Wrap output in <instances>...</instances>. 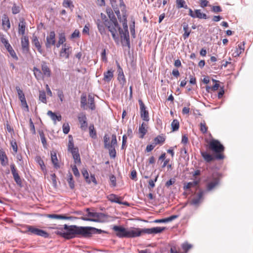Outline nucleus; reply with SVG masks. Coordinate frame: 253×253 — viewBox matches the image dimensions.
<instances>
[{
  "mask_svg": "<svg viewBox=\"0 0 253 253\" xmlns=\"http://www.w3.org/2000/svg\"><path fill=\"white\" fill-rule=\"evenodd\" d=\"M96 24L97 25L98 29L101 34V35L104 37V36L106 35V30H105V21L102 22L100 20H98L96 22Z\"/></svg>",
  "mask_w": 253,
  "mask_h": 253,
  "instance_id": "obj_16",
  "label": "nucleus"
},
{
  "mask_svg": "<svg viewBox=\"0 0 253 253\" xmlns=\"http://www.w3.org/2000/svg\"><path fill=\"white\" fill-rule=\"evenodd\" d=\"M176 6L178 8H184L187 9L188 6L185 4V1L184 0H176Z\"/></svg>",
  "mask_w": 253,
  "mask_h": 253,
  "instance_id": "obj_36",
  "label": "nucleus"
},
{
  "mask_svg": "<svg viewBox=\"0 0 253 253\" xmlns=\"http://www.w3.org/2000/svg\"><path fill=\"white\" fill-rule=\"evenodd\" d=\"M208 127L206 125L205 122L200 123V130L203 133H206L207 131Z\"/></svg>",
  "mask_w": 253,
  "mask_h": 253,
  "instance_id": "obj_55",
  "label": "nucleus"
},
{
  "mask_svg": "<svg viewBox=\"0 0 253 253\" xmlns=\"http://www.w3.org/2000/svg\"><path fill=\"white\" fill-rule=\"evenodd\" d=\"M32 43L37 48L38 51L41 53H43V50L42 48V46L41 43L38 39L37 37L35 35H33L32 39Z\"/></svg>",
  "mask_w": 253,
  "mask_h": 253,
  "instance_id": "obj_17",
  "label": "nucleus"
},
{
  "mask_svg": "<svg viewBox=\"0 0 253 253\" xmlns=\"http://www.w3.org/2000/svg\"><path fill=\"white\" fill-rule=\"evenodd\" d=\"M16 89L17 91L18 97L20 100L25 98V95L23 93V91L20 88L19 86H16Z\"/></svg>",
  "mask_w": 253,
  "mask_h": 253,
  "instance_id": "obj_52",
  "label": "nucleus"
},
{
  "mask_svg": "<svg viewBox=\"0 0 253 253\" xmlns=\"http://www.w3.org/2000/svg\"><path fill=\"white\" fill-rule=\"evenodd\" d=\"M171 129L173 131L177 130L179 127V123L177 120H173L171 124Z\"/></svg>",
  "mask_w": 253,
  "mask_h": 253,
  "instance_id": "obj_37",
  "label": "nucleus"
},
{
  "mask_svg": "<svg viewBox=\"0 0 253 253\" xmlns=\"http://www.w3.org/2000/svg\"><path fill=\"white\" fill-rule=\"evenodd\" d=\"M21 46L24 53H27L29 51V42L28 38L24 36L21 39Z\"/></svg>",
  "mask_w": 253,
  "mask_h": 253,
  "instance_id": "obj_14",
  "label": "nucleus"
},
{
  "mask_svg": "<svg viewBox=\"0 0 253 253\" xmlns=\"http://www.w3.org/2000/svg\"><path fill=\"white\" fill-rule=\"evenodd\" d=\"M66 41L65 37L64 34H61L59 35L58 42L59 43L63 44Z\"/></svg>",
  "mask_w": 253,
  "mask_h": 253,
  "instance_id": "obj_64",
  "label": "nucleus"
},
{
  "mask_svg": "<svg viewBox=\"0 0 253 253\" xmlns=\"http://www.w3.org/2000/svg\"><path fill=\"white\" fill-rule=\"evenodd\" d=\"M63 131L65 134H67L70 131V126L68 124L63 125Z\"/></svg>",
  "mask_w": 253,
  "mask_h": 253,
  "instance_id": "obj_57",
  "label": "nucleus"
},
{
  "mask_svg": "<svg viewBox=\"0 0 253 253\" xmlns=\"http://www.w3.org/2000/svg\"><path fill=\"white\" fill-rule=\"evenodd\" d=\"M1 40L2 43L4 44L5 47L8 51L11 57L15 60H17L18 59V58L14 50L13 49L12 47L8 42V41L4 38H2Z\"/></svg>",
  "mask_w": 253,
  "mask_h": 253,
  "instance_id": "obj_7",
  "label": "nucleus"
},
{
  "mask_svg": "<svg viewBox=\"0 0 253 253\" xmlns=\"http://www.w3.org/2000/svg\"><path fill=\"white\" fill-rule=\"evenodd\" d=\"M57 93L58 97L59 98L61 102L63 101V98H64V94L63 91L61 89H57Z\"/></svg>",
  "mask_w": 253,
  "mask_h": 253,
  "instance_id": "obj_59",
  "label": "nucleus"
},
{
  "mask_svg": "<svg viewBox=\"0 0 253 253\" xmlns=\"http://www.w3.org/2000/svg\"><path fill=\"white\" fill-rule=\"evenodd\" d=\"M47 115L50 117L51 120L53 121L54 125L56 124V121H61L62 120L61 115L57 116L55 113L52 112L51 111H48L47 113Z\"/></svg>",
  "mask_w": 253,
  "mask_h": 253,
  "instance_id": "obj_22",
  "label": "nucleus"
},
{
  "mask_svg": "<svg viewBox=\"0 0 253 253\" xmlns=\"http://www.w3.org/2000/svg\"><path fill=\"white\" fill-rule=\"evenodd\" d=\"M72 171L74 175L77 177H79L80 174V172L77 168V166L74 165L72 167Z\"/></svg>",
  "mask_w": 253,
  "mask_h": 253,
  "instance_id": "obj_60",
  "label": "nucleus"
},
{
  "mask_svg": "<svg viewBox=\"0 0 253 253\" xmlns=\"http://www.w3.org/2000/svg\"><path fill=\"white\" fill-rule=\"evenodd\" d=\"M39 100L44 103H46V94L44 91H39Z\"/></svg>",
  "mask_w": 253,
  "mask_h": 253,
  "instance_id": "obj_40",
  "label": "nucleus"
},
{
  "mask_svg": "<svg viewBox=\"0 0 253 253\" xmlns=\"http://www.w3.org/2000/svg\"><path fill=\"white\" fill-rule=\"evenodd\" d=\"M103 80L106 82H109L111 81L114 76V70L112 69L108 70L103 74Z\"/></svg>",
  "mask_w": 253,
  "mask_h": 253,
  "instance_id": "obj_18",
  "label": "nucleus"
},
{
  "mask_svg": "<svg viewBox=\"0 0 253 253\" xmlns=\"http://www.w3.org/2000/svg\"><path fill=\"white\" fill-rule=\"evenodd\" d=\"M2 25L3 29L6 31L8 30L10 27L9 18L6 15H4L2 17Z\"/></svg>",
  "mask_w": 253,
  "mask_h": 253,
  "instance_id": "obj_25",
  "label": "nucleus"
},
{
  "mask_svg": "<svg viewBox=\"0 0 253 253\" xmlns=\"http://www.w3.org/2000/svg\"><path fill=\"white\" fill-rule=\"evenodd\" d=\"M46 216L50 218L56 219H69L71 217L66 216L64 215L55 214H48Z\"/></svg>",
  "mask_w": 253,
  "mask_h": 253,
  "instance_id": "obj_27",
  "label": "nucleus"
},
{
  "mask_svg": "<svg viewBox=\"0 0 253 253\" xmlns=\"http://www.w3.org/2000/svg\"><path fill=\"white\" fill-rule=\"evenodd\" d=\"M0 160L2 166H5L7 163V158L2 151H0Z\"/></svg>",
  "mask_w": 253,
  "mask_h": 253,
  "instance_id": "obj_33",
  "label": "nucleus"
},
{
  "mask_svg": "<svg viewBox=\"0 0 253 253\" xmlns=\"http://www.w3.org/2000/svg\"><path fill=\"white\" fill-rule=\"evenodd\" d=\"M123 22V26L124 28V32H128V27H127V20L126 18H125L124 20L122 21Z\"/></svg>",
  "mask_w": 253,
  "mask_h": 253,
  "instance_id": "obj_62",
  "label": "nucleus"
},
{
  "mask_svg": "<svg viewBox=\"0 0 253 253\" xmlns=\"http://www.w3.org/2000/svg\"><path fill=\"white\" fill-rule=\"evenodd\" d=\"M209 148L216 154L215 159L221 160L224 158L223 155L220 153L224 151V147L218 140L211 139L209 143Z\"/></svg>",
  "mask_w": 253,
  "mask_h": 253,
  "instance_id": "obj_4",
  "label": "nucleus"
},
{
  "mask_svg": "<svg viewBox=\"0 0 253 253\" xmlns=\"http://www.w3.org/2000/svg\"><path fill=\"white\" fill-rule=\"evenodd\" d=\"M138 102L140 105L141 118L145 121H148L149 120V114L148 111L146 110L144 104L141 100H139Z\"/></svg>",
  "mask_w": 253,
  "mask_h": 253,
  "instance_id": "obj_9",
  "label": "nucleus"
},
{
  "mask_svg": "<svg viewBox=\"0 0 253 253\" xmlns=\"http://www.w3.org/2000/svg\"><path fill=\"white\" fill-rule=\"evenodd\" d=\"M104 142V147L105 148L110 147V138L107 134H105L103 137Z\"/></svg>",
  "mask_w": 253,
  "mask_h": 253,
  "instance_id": "obj_50",
  "label": "nucleus"
},
{
  "mask_svg": "<svg viewBox=\"0 0 253 253\" xmlns=\"http://www.w3.org/2000/svg\"><path fill=\"white\" fill-rule=\"evenodd\" d=\"M147 125L146 123H143L139 127V132L141 133L140 138H143L145 134L147 133Z\"/></svg>",
  "mask_w": 253,
  "mask_h": 253,
  "instance_id": "obj_29",
  "label": "nucleus"
},
{
  "mask_svg": "<svg viewBox=\"0 0 253 253\" xmlns=\"http://www.w3.org/2000/svg\"><path fill=\"white\" fill-rule=\"evenodd\" d=\"M192 247V245L188 244V243H184L182 245V249L184 251V253H187L189 250L191 249Z\"/></svg>",
  "mask_w": 253,
  "mask_h": 253,
  "instance_id": "obj_51",
  "label": "nucleus"
},
{
  "mask_svg": "<svg viewBox=\"0 0 253 253\" xmlns=\"http://www.w3.org/2000/svg\"><path fill=\"white\" fill-rule=\"evenodd\" d=\"M158 177V175H157L155 177V178L154 180L151 179L149 181V189L153 188L155 187V182L157 181Z\"/></svg>",
  "mask_w": 253,
  "mask_h": 253,
  "instance_id": "obj_58",
  "label": "nucleus"
},
{
  "mask_svg": "<svg viewBox=\"0 0 253 253\" xmlns=\"http://www.w3.org/2000/svg\"><path fill=\"white\" fill-rule=\"evenodd\" d=\"M71 47L69 45L64 44L60 51L59 55L61 57L68 59L71 53Z\"/></svg>",
  "mask_w": 253,
  "mask_h": 253,
  "instance_id": "obj_8",
  "label": "nucleus"
},
{
  "mask_svg": "<svg viewBox=\"0 0 253 253\" xmlns=\"http://www.w3.org/2000/svg\"><path fill=\"white\" fill-rule=\"evenodd\" d=\"M67 181L71 189H73L75 187L74 181L71 173L69 172L67 175Z\"/></svg>",
  "mask_w": 253,
  "mask_h": 253,
  "instance_id": "obj_30",
  "label": "nucleus"
},
{
  "mask_svg": "<svg viewBox=\"0 0 253 253\" xmlns=\"http://www.w3.org/2000/svg\"><path fill=\"white\" fill-rule=\"evenodd\" d=\"M244 42L238 44V47L232 53L234 57L239 56L244 51Z\"/></svg>",
  "mask_w": 253,
  "mask_h": 253,
  "instance_id": "obj_21",
  "label": "nucleus"
},
{
  "mask_svg": "<svg viewBox=\"0 0 253 253\" xmlns=\"http://www.w3.org/2000/svg\"><path fill=\"white\" fill-rule=\"evenodd\" d=\"M105 26L107 28L109 31L112 34L113 39L116 42L119 40V36L117 34V31L120 34V30H122L120 27L116 18L113 15V17L110 20H106L105 21Z\"/></svg>",
  "mask_w": 253,
  "mask_h": 253,
  "instance_id": "obj_3",
  "label": "nucleus"
},
{
  "mask_svg": "<svg viewBox=\"0 0 253 253\" xmlns=\"http://www.w3.org/2000/svg\"><path fill=\"white\" fill-rule=\"evenodd\" d=\"M118 80L121 81H123V83L126 82L125 76L123 73V69L121 68L119 63H118Z\"/></svg>",
  "mask_w": 253,
  "mask_h": 253,
  "instance_id": "obj_34",
  "label": "nucleus"
},
{
  "mask_svg": "<svg viewBox=\"0 0 253 253\" xmlns=\"http://www.w3.org/2000/svg\"><path fill=\"white\" fill-rule=\"evenodd\" d=\"M12 11L14 14L18 13L20 12V7L14 4L12 8Z\"/></svg>",
  "mask_w": 253,
  "mask_h": 253,
  "instance_id": "obj_61",
  "label": "nucleus"
},
{
  "mask_svg": "<svg viewBox=\"0 0 253 253\" xmlns=\"http://www.w3.org/2000/svg\"><path fill=\"white\" fill-rule=\"evenodd\" d=\"M117 145V137L115 134H113L111 137V142L110 143V146L116 147Z\"/></svg>",
  "mask_w": 253,
  "mask_h": 253,
  "instance_id": "obj_48",
  "label": "nucleus"
},
{
  "mask_svg": "<svg viewBox=\"0 0 253 253\" xmlns=\"http://www.w3.org/2000/svg\"><path fill=\"white\" fill-rule=\"evenodd\" d=\"M198 183V182L197 181H193L192 182H190L188 183H187L184 186V190H187L190 189L191 187L196 186Z\"/></svg>",
  "mask_w": 253,
  "mask_h": 253,
  "instance_id": "obj_41",
  "label": "nucleus"
},
{
  "mask_svg": "<svg viewBox=\"0 0 253 253\" xmlns=\"http://www.w3.org/2000/svg\"><path fill=\"white\" fill-rule=\"evenodd\" d=\"M108 199L112 202H114L118 204H122L120 200V198L114 194H110V195H109Z\"/></svg>",
  "mask_w": 253,
  "mask_h": 253,
  "instance_id": "obj_35",
  "label": "nucleus"
},
{
  "mask_svg": "<svg viewBox=\"0 0 253 253\" xmlns=\"http://www.w3.org/2000/svg\"><path fill=\"white\" fill-rule=\"evenodd\" d=\"M113 230L115 232L116 235L120 238H134L140 236L142 233L148 234L161 233L165 227H156L152 228L140 229L139 228H126L122 226L114 225Z\"/></svg>",
  "mask_w": 253,
  "mask_h": 253,
  "instance_id": "obj_1",
  "label": "nucleus"
},
{
  "mask_svg": "<svg viewBox=\"0 0 253 253\" xmlns=\"http://www.w3.org/2000/svg\"><path fill=\"white\" fill-rule=\"evenodd\" d=\"M120 37L123 45L130 46L129 36L128 32H124L123 30H120Z\"/></svg>",
  "mask_w": 253,
  "mask_h": 253,
  "instance_id": "obj_11",
  "label": "nucleus"
},
{
  "mask_svg": "<svg viewBox=\"0 0 253 253\" xmlns=\"http://www.w3.org/2000/svg\"><path fill=\"white\" fill-rule=\"evenodd\" d=\"M183 30L184 31L183 37L184 39H186L189 36L191 31L188 30V25L186 23H184L183 24Z\"/></svg>",
  "mask_w": 253,
  "mask_h": 253,
  "instance_id": "obj_31",
  "label": "nucleus"
},
{
  "mask_svg": "<svg viewBox=\"0 0 253 253\" xmlns=\"http://www.w3.org/2000/svg\"><path fill=\"white\" fill-rule=\"evenodd\" d=\"M82 173L83 176L85 178L86 182L89 184L90 183L91 180L90 179V178L89 177V174L87 170L86 169H84L82 170Z\"/></svg>",
  "mask_w": 253,
  "mask_h": 253,
  "instance_id": "obj_42",
  "label": "nucleus"
},
{
  "mask_svg": "<svg viewBox=\"0 0 253 253\" xmlns=\"http://www.w3.org/2000/svg\"><path fill=\"white\" fill-rule=\"evenodd\" d=\"M85 230L86 232V233L85 234V237H89L92 234L106 233V232L104 230L98 229L92 227H85Z\"/></svg>",
  "mask_w": 253,
  "mask_h": 253,
  "instance_id": "obj_12",
  "label": "nucleus"
},
{
  "mask_svg": "<svg viewBox=\"0 0 253 253\" xmlns=\"http://www.w3.org/2000/svg\"><path fill=\"white\" fill-rule=\"evenodd\" d=\"M33 72L35 77L39 80L42 78V72L37 67H34Z\"/></svg>",
  "mask_w": 253,
  "mask_h": 253,
  "instance_id": "obj_39",
  "label": "nucleus"
},
{
  "mask_svg": "<svg viewBox=\"0 0 253 253\" xmlns=\"http://www.w3.org/2000/svg\"><path fill=\"white\" fill-rule=\"evenodd\" d=\"M63 5L65 7L71 8L74 7L72 2L70 0H64Z\"/></svg>",
  "mask_w": 253,
  "mask_h": 253,
  "instance_id": "obj_54",
  "label": "nucleus"
},
{
  "mask_svg": "<svg viewBox=\"0 0 253 253\" xmlns=\"http://www.w3.org/2000/svg\"><path fill=\"white\" fill-rule=\"evenodd\" d=\"M165 141V138L160 135L158 136L154 139V144L155 145L163 143Z\"/></svg>",
  "mask_w": 253,
  "mask_h": 253,
  "instance_id": "obj_44",
  "label": "nucleus"
},
{
  "mask_svg": "<svg viewBox=\"0 0 253 253\" xmlns=\"http://www.w3.org/2000/svg\"><path fill=\"white\" fill-rule=\"evenodd\" d=\"M106 149L109 150V155L111 158H114L116 157V150L115 147H109V148H107Z\"/></svg>",
  "mask_w": 253,
  "mask_h": 253,
  "instance_id": "obj_49",
  "label": "nucleus"
},
{
  "mask_svg": "<svg viewBox=\"0 0 253 253\" xmlns=\"http://www.w3.org/2000/svg\"><path fill=\"white\" fill-rule=\"evenodd\" d=\"M130 31L131 35L135 37V22L133 21L132 25L130 26Z\"/></svg>",
  "mask_w": 253,
  "mask_h": 253,
  "instance_id": "obj_63",
  "label": "nucleus"
},
{
  "mask_svg": "<svg viewBox=\"0 0 253 253\" xmlns=\"http://www.w3.org/2000/svg\"><path fill=\"white\" fill-rule=\"evenodd\" d=\"M28 231L29 232H30L32 234L40 236L44 238L48 237L49 235L48 233H47L46 231L42 230V229L35 228L32 226H28Z\"/></svg>",
  "mask_w": 253,
  "mask_h": 253,
  "instance_id": "obj_5",
  "label": "nucleus"
},
{
  "mask_svg": "<svg viewBox=\"0 0 253 253\" xmlns=\"http://www.w3.org/2000/svg\"><path fill=\"white\" fill-rule=\"evenodd\" d=\"M97 214H98V215L96 216L95 218H93L94 219L97 220V221H93L94 222H101V221H102V219L105 217V215L102 213L97 212Z\"/></svg>",
  "mask_w": 253,
  "mask_h": 253,
  "instance_id": "obj_53",
  "label": "nucleus"
},
{
  "mask_svg": "<svg viewBox=\"0 0 253 253\" xmlns=\"http://www.w3.org/2000/svg\"><path fill=\"white\" fill-rule=\"evenodd\" d=\"M40 135L41 139V141L44 147H46V141L44 136L43 132H42L40 133Z\"/></svg>",
  "mask_w": 253,
  "mask_h": 253,
  "instance_id": "obj_56",
  "label": "nucleus"
},
{
  "mask_svg": "<svg viewBox=\"0 0 253 253\" xmlns=\"http://www.w3.org/2000/svg\"><path fill=\"white\" fill-rule=\"evenodd\" d=\"M195 18H198L200 19H207V16L205 13L201 12L200 9H196L195 10Z\"/></svg>",
  "mask_w": 253,
  "mask_h": 253,
  "instance_id": "obj_32",
  "label": "nucleus"
},
{
  "mask_svg": "<svg viewBox=\"0 0 253 253\" xmlns=\"http://www.w3.org/2000/svg\"><path fill=\"white\" fill-rule=\"evenodd\" d=\"M89 135L91 137L95 138L96 137V131L94 130L93 125H90L89 126Z\"/></svg>",
  "mask_w": 253,
  "mask_h": 253,
  "instance_id": "obj_43",
  "label": "nucleus"
},
{
  "mask_svg": "<svg viewBox=\"0 0 253 253\" xmlns=\"http://www.w3.org/2000/svg\"><path fill=\"white\" fill-rule=\"evenodd\" d=\"M85 227L77 226L76 225H64V230L59 232L64 238L69 239L75 238V237L81 235L85 237Z\"/></svg>",
  "mask_w": 253,
  "mask_h": 253,
  "instance_id": "obj_2",
  "label": "nucleus"
},
{
  "mask_svg": "<svg viewBox=\"0 0 253 253\" xmlns=\"http://www.w3.org/2000/svg\"><path fill=\"white\" fill-rule=\"evenodd\" d=\"M81 106L84 109H86V95H82L81 100Z\"/></svg>",
  "mask_w": 253,
  "mask_h": 253,
  "instance_id": "obj_47",
  "label": "nucleus"
},
{
  "mask_svg": "<svg viewBox=\"0 0 253 253\" xmlns=\"http://www.w3.org/2000/svg\"><path fill=\"white\" fill-rule=\"evenodd\" d=\"M72 154L74 162L77 164H81V159L80 154L79 153V149H74L73 150V152H71Z\"/></svg>",
  "mask_w": 253,
  "mask_h": 253,
  "instance_id": "obj_24",
  "label": "nucleus"
},
{
  "mask_svg": "<svg viewBox=\"0 0 253 253\" xmlns=\"http://www.w3.org/2000/svg\"><path fill=\"white\" fill-rule=\"evenodd\" d=\"M10 169L11 170V173L13 175L15 181L16 182L17 184L21 185L22 183V181L20 176L19 175L17 171L15 165L14 164H12L10 165Z\"/></svg>",
  "mask_w": 253,
  "mask_h": 253,
  "instance_id": "obj_13",
  "label": "nucleus"
},
{
  "mask_svg": "<svg viewBox=\"0 0 253 253\" xmlns=\"http://www.w3.org/2000/svg\"><path fill=\"white\" fill-rule=\"evenodd\" d=\"M26 29V22L24 19H21L18 25V33L20 35H24L25 34Z\"/></svg>",
  "mask_w": 253,
  "mask_h": 253,
  "instance_id": "obj_23",
  "label": "nucleus"
},
{
  "mask_svg": "<svg viewBox=\"0 0 253 253\" xmlns=\"http://www.w3.org/2000/svg\"><path fill=\"white\" fill-rule=\"evenodd\" d=\"M219 183V178L218 177H214L212 180L209 182L207 186V189L209 191L215 188Z\"/></svg>",
  "mask_w": 253,
  "mask_h": 253,
  "instance_id": "obj_20",
  "label": "nucleus"
},
{
  "mask_svg": "<svg viewBox=\"0 0 253 253\" xmlns=\"http://www.w3.org/2000/svg\"><path fill=\"white\" fill-rule=\"evenodd\" d=\"M42 70L43 75L46 77L51 76V70L46 65L45 62H42Z\"/></svg>",
  "mask_w": 253,
  "mask_h": 253,
  "instance_id": "obj_19",
  "label": "nucleus"
},
{
  "mask_svg": "<svg viewBox=\"0 0 253 253\" xmlns=\"http://www.w3.org/2000/svg\"><path fill=\"white\" fill-rule=\"evenodd\" d=\"M212 81L213 82L215 83V84L214 85H213L211 87L210 86H207L206 87V90L208 92L210 91L209 89H211L213 91H215V90H217L218 89V88H219V85L217 83V82L218 81H216L215 80H214V79L212 80Z\"/></svg>",
  "mask_w": 253,
  "mask_h": 253,
  "instance_id": "obj_46",
  "label": "nucleus"
},
{
  "mask_svg": "<svg viewBox=\"0 0 253 253\" xmlns=\"http://www.w3.org/2000/svg\"><path fill=\"white\" fill-rule=\"evenodd\" d=\"M68 150L69 151H70L71 152H73V150L74 149H78L77 147H74L73 138H70V136H69V143H68Z\"/></svg>",
  "mask_w": 253,
  "mask_h": 253,
  "instance_id": "obj_45",
  "label": "nucleus"
},
{
  "mask_svg": "<svg viewBox=\"0 0 253 253\" xmlns=\"http://www.w3.org/2000/svg\"><path fill=\"white\" fill-rule=\"evenodd\" d=\"M51 160L54 167L56 169H59L60 165L58 163V159L55 152H51Z\"/></svg>",
  "mask_w": 253,
  "mask_h": 253,
  "instance_id": "obj_26",
  "label": "nucleus"
},
{
  "mask_svg": "<svg viewBox=\"0 0 253 253\" xmlns=\"http://www.w3.org/2000/svg\"><path fill=\"white\" fill-rule=\"evenodd\" d=\"M88 104H89V108L91 109L92 110H93L95 109V106L94 104V97L90 95H88Z\"/></svg>",
  "mask_w": 253,
  "mask_h": 253,
  "instance_id": "obj_38",
  "label": "nucleus"
},
{
  "mask_svg": "<svg viewBox=\"0 0 253 253\" xmlns=\"http://www.w3.org/2000/svg\"><path fill=\"white\" fill-rule=\"evenodd\" d=\"M78 121L80 124V128L83 130H86L87 128V118L84 113H81L78 116Z\"/></svg>",
  "mask_w": 253,
  "mask_h": 253,
  "instance_id": "obj_6",
  "label": "nucleus"
},
{
  "mask_svg": "<svg viewBox=\"0 0 253 253\" xmlns=\"http://www.w3.org/2000/svg\"><path fill=\"white\" fill-rule=\"evenodd\" d=\"M204 194V192L203 191H201L199 192L197 195L192 200V201L190 202V204L194 206L198 205L203 199Z\"/></svg>",
  "mask_w": 253,
  "mask_h": 253,
  "instance_id": "obj_15",
  "label": "nucleus"
},
{
  "mask_svg": "<svg viewBox=\"0 0 253 253\" xmlns=\"http://www.w3.org/2000/svg\"><path fill=\"white\" fill-rule=\"evenodd\" d=\"M55 44V34L54 32L51 31L48 36L46 37L45 46L47 48H50L52 45Z\"/></svg>",
  "mask_w": 253,
  "mask_h": 253,
  "instance_id": "obj_10",
  "label": "nucleus"
},
{
  "mask_svg": "<svg viewBox=\"0 0 253 253\" xmlns=\"http://www.w3.org/2000/svg\"><path fill=\"white\" fill-rule=\"evenodd\" d=\"M201 155L205 161L208 163L212 161L214 159V157L207 152H201Z\"/></svg>",
  "mask_w": 253,
  "mask_h": 253,
  "instance_id": "obj_28",
  "label": "nucleus"
}]
</instances>
